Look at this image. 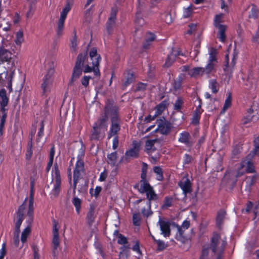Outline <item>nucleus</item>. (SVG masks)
I'll return each instance as SVG.
<instances>
[{
  "label": "nucleus",
  "instance_id": "f257e3e1",
  "mask_svg": "<svg viewBox=\"0 0 259 259\" xmlns=\"http://www.w3.org/2000/svg\"><path fill=\"white\" fill-rule=\"evenodd\" d=\"M106 113L111 116V125L108 133V139L114 137L113 149L117 148L119 144L118 133L120 130V119L119 116L118 107L109 102L106 105Z\"/></svg>",
  "mask_w": 259,
  "mask_h": 259
},
{
  "label": "nucleus",
  "instance_id": "f03ea898",
  "mask_svg": "<svg viewBox=\"0 0 259 259\" xmlns=\"http://www.w3.org/2000/svg\"><path fill=\"white\" fill-rule=\"evenodd\" d=\"M252 157V154L250 153L246 159L242 161L236 174L232 171L226 172L222 180V183H226L228 185L234 184L236 182L237 178L242 176L245 171L248 173L254 172L255 170L253 163L249 160V158Z\"/></svg>",
  "mask_w": 259,
  "mask_h": 259
},
{
  "label": "nucleus",
  "instance_id": "7ed1b4c3",
  "mask_svg": "<svg viewBox=\"0 0 259 259\" xmlns=\"http://www.w3.org/2000/svg\"><path fill=\"white\" fill-rule=\"evenodd\" d=\"M148 165L143 162L142 167V172L141 175V181L139 191L141 193H146V196L151 200H157V195L155 193L152 187L146 181L147 171Z\"/></svg>",
  "mask_w": 259,
  "mask_h": 259
},
{
  "label": "nucleus",
  "instance_id": "20e7f679",
  "mask_svg": "<svg viewBox=\"0 0 259 259\" xmlns=\"http://www.w3.org/2000/svg\"><path fill=\"white\" fill-rule=\"evenodd\" d=\"M15 70V67H6L4 64L0 63V85L7 87L10 92L13 91L12 82Z\"/></svg>",
  "mask_w": 259,
  "mask_h": 259
},
{
  "label": "nucleus",
  "instance_id": "39448f33",
  "mask_svg": "<svg viewBox=\"0 0 259 259\" xmlns=\"http://www.w3.org/2000/svg\"><path fill=\"white\" fill-rule=\"evenodd\" d=\"M61 179L57 164L55 165L54 170L52 173V180L48 187L51 189V198H56L58 196L61 190Z\"/></svg>",
  "mask_w": 259,
  "mask_h": 259
},
{
  "label": "nucleus",
  "instance_id": "423d86ee",
  "mask_svg": "<svg viewBox=\"0 0 259 259\" xmlns=\"http://www.w3.org/2000/svg\"><path fill=\"white\" fill-rule=\"evenodd\" d=\"M90 57L92 60V66L87 64L82 71L84 73L94 72V75L98 77L100 76V72L99 70L100 62L101 60V56L97 53V50H93L90 52Z\"/></svg>",
  "mask_w": 259,
  "mask_h": 259
},
{
  "label": "nucleus",
  "instance_id": "0eeeda50",
  "mask_svg": "<svg viewBox=\"0 0 259 259\" xmlns=\"http://www.w3.org/2000/svg\"><path fill=\"white\" fill-rule=\"evenodd\" d=\"M227 244L226 238L214 233L211 238L210 248L214 254H222Z\"/></svg>",
  "mask_w": 259,
  "mask_h": 259
},
{
  "label": "nucleus",
  "instance_id": "6e6552de",
  "mask_svg": "<svg viewBox=\"0 0 259 259\" xmlns=\"http://www.w3.org/2000/svg\"><path fill=\"white\" fill-rule=\"evenodd\" d=\"M0 98L2 100L1 105L2 107V112L3 114L0 122V134L2 135L3 128L7 117L5 107L7 106L9 102V99L7 96L6 91L5 89H2L0 90Z\"/></svg>",
  "mask_w": 259,
  "mask_h": 259
},
{
  "label": "nucleus",
  "instance_id": "1a4fd4ad",
  "mask_svg": "<svg viewBox=\"0 0 259 259\" xmlns=\"http://www.w3.org/2000/svg\"><path fill=\"white\" fill-rule=\"evenodd\" d=\"M156 123L157 128L155 130V132L164 135H167L170 133L172 128L171 124L164 117H160L157 119Z\"/></svg>",
  "mask_w": 259,
  "mask_h": 259
},
{
  "label": "nucleus",
  "instance_id": "9d476101",
  "mask_svg": "<svg viewBox=\"0 0 259 259\" xmlns=\"http://www.w3.org/2000/svg\"><path fill=\"white\" fill-rule=\"evenodd\" d=\"M117 12L118 9L117 7L112 8L110 17L106 24V31L109 35H110L112 33L113 29L115 26Z\"/></svg>",
  "mask_w": 259,
  "mask_h": 259
},
{
  "label": "nucleus",
  "instance_id": "9b49d317",
  "mask_svg": "<svg viewBox=\"0 0 259 259\" xmlns=\"http://www.w3.org/2000/svg\"><path fill=\"white\" fill-rule=\"evenodd\" d=\"M15 55L9 50H0V61L3 63L7 62V64L10 65V67H15Z\"/></svg>",
  "mask_w": 259,
  "mask_h": 259
},
{
  "label": "nucleus",
  "instance_id": "f8f14e48",
  "mask_svg": "<svg viewBox=\"0 0 259 259\" xmlns=\"http://www.w3.org/2000/svg\"><path fill=\"white\" fill-rule=\"evenodd\" d=\"M168 105V103L166 101H163L159 104H158L155 108V113L153 116L149 115L146 117L145 121L148 122L151 120H154L156 117L161 115L162 113L164 111Z\"/></svg>",
  "mask_w": 259,
  "mask_h": 259
},
{
  "label": "nucleus",
  "instance_id": "ddd939ff",
  "mask_svg": "<svg viewBox=\"0 0 259 259\" xmlns=\"http://www.w3.org/2000/svg\"><path fill=\"white\" fill-rule=\"evenodd\" d=\"M227 53L225 55L226 58V64L225 65V68H224V70L225 71L227 72V73H231L232 71V70L235 65V59H236L238 53L236 51V50H233V52L232 53V56L233 57L232 58V61L231 65V67L229 66V56L230 54V52L229 50L227 51Z\"/></svg>",
  "mask_w": 259,
  "mask_h": 259
},
{
  "label": "nucleus",
  "instance_id": "4468645a",
  "mask_svg": "<svg viewBox=\"0 0 259 259\" xmlns=\"http://www.w3.org/2000/svg\"><path fill=\"white\" fill-rule=\"evenodd\" d=\"M96 205L94 204H90V208L87 214V220L88 224L91 227L95 222L97 216Z\"/></svg>",
  "mask_w": 259,
  "mask_h": 259
},
{
  "label": "nucleus",
  "instance_id": "2eb2a0df",
  "mask_svg": "<svg viewBox=\"0 0 259 259\" xmlns=\"http://www.w3.org/2000/svg\"><path fill=\"white\" fill-rule=\"evenodd\" d=\"M104 133L101 132V128L94 125L93 129L91 132L90 139L91 141H97L104 138Z\"/></svg>",
  "mask_w": 259,
  "mask_h": 259
},
{
  "label": "nucleus",
  "instance_id": "dca6fc26",
  "mask_svg": "<svg viewBox=\"0 0 259 259\" xmlns=\"http://www.w3.org/2000/svg\"><path fill=\"white\" fill-rule=\"evenodd\" d=\"M179 141L184 144L187 147H192L194 141L191 139V135L187 132H184L180 134Z\"/></svg>",
  "mask_w": 259,
  "mask_h": 259
},
{
  "label": "nucleus",
  "instance_id": "f3484780",
  "mask_svg": "<svg viewBox=\"0 0 259 259\" xmlns=\"http://www.w3.org/2000/svg\"><path fill=\"white\" fill-rule=\"evenodd\" d=\"M179 186L183 190V193L186 195L187 193H190L192 191L191 183L189 179L184 177L179 182Z\"/></svg>",
  "mask_w": 259,
  "mask_h": 259
},
{
  "label": "nucleus",
  "instance_id": "a211bd4d",
  "mask_svg": "<svg viewBox=\"0 0 259 259\" xmlns=\"http://www.w3.org/2000/svg\"><path fill=\"white\" fill-rule=\"evenodd\" d=\"M180 55L182 56L183 53L179 50H172L170 54L168 56L165 64L163 65L164 67H169L170 66L176 58Z\"/></svg>",
  "mask_w": 259,
  "mask_h": 259
},
{
  "label": "nucleus",
  "instance_id": "6ab92c4d",
  "mask_svg": "<svg viewBox=\"0 0 259 259\" xmlns=\"http://www.w3.org/2000/svg\"><path fill=\"white\" fill-rule=\"evenodd\" d=\"M158 224L160 226L161 233L163 234L165 237L169 236L170 233V223L160 218L158 221Z\"/></svg>",
  "mask_w": 259,
  "mask_h": 259
},
{
  "label": "nucleus",
  "instance_id": "aec40b11",
  "mask_svg": "<svg viewBox=\"0 0 259 259\" xmlns=\"http://www.w3.org/2000/svg\"><path fill=\"white\" fill-rule=\"evenodd\" d=\"M36 126H34L31 131L30 134V141L28 143V146L27 148V150L26 153V159L27 160H30L32 155V140L33 138L34 137V135L36 133Z\"/></svg>",
  "mask_w": 259,
  "mask_h": 259
},
{
  "label": "nucleus",
  "instance_id": "412c9836",
  "mask_svg": "<svg viewBox=\"0 0 259 259\" xmlns=\"http://www.w3.org/2000/svg\"><path fill=\"white\" fill-rule=\"evenodd\" d=\"M156 35L151 32H147L145 35V40L143 44L144 49H147L150 47L155 40Z\"/></svg>",
  "mask_w": 259,
  "mask_h": 259
},
{
  "label": "nucleus",
  "instance_id": "4be33fe9",
  "mask_svg": "<svg viewBox=\"0 0 259 259\" xmlns=\"http://www.w3.org/2000/svg\"><path fill=\"white\" fill-rule=\"evenodd\" d=\"M84 172V163L83 161L78 160L75 164V168L74 170L73 177L79 179L81 175Z\"/></svg>",
  "mask_w": 259,
  "mask_h": 259
},
{
  "label": "nucleus",
  "instance_id": "5701e85b",
  "mask_svg": "<svg viewBox=\"0 0 259 259\" xmlns=\"http://www.w3.org/2000/svg\"><path fill=\"white\" fill-rule=\"evenodd\" d=\"M82 71V67L75 65L72 76L69 83V84L72 85L74 82L81 75Z\"/></svg>",
  "mask_w": 259,
  "mask_h": 259
},
{
  "label": "nucleus",
  "instance_id": "b1692460",
  "mask_svg": "<svg viewBox=\"0 0 259 259\" xmlns=\"http://www.w3.org/2000/svg\"><path fill=\"white\" fill-rule=\"evenodd\" d=\"M104 114L105 115L101 117L100 119L98 120V121L95 123L94 125L98 127L102 128V127H107V121L108 119L110 118L111 119V116L108 114L106 113V107L104 109Z\"/></svg>",
  "mask_w": 259,
  "mask_h": 259
},
{
  "label": "nucleus",
  "instance_id": "393cba45",
  "mask_svg": "<svg viewBox=\"0 0 259 259\" xmlns=\"http://www.w3.org/2000/svg\"><path fill=\"white\" fill-rule=\"evenodd\" d=\"M88 54L87 51L80 53L76 59L75 65L82 67L85 60L88 59Z\"/></svg>",
  "mask_w": 259,
  "mask_h": 259
},
{
  "label": "nucleus",
  "instance_id": "a878e982",
  "mask_svg": "<svg viewBox=\"0 0 259 259\" xmlns=\"http://www.w3.org/2000/svg\"><path fill=\"white\" fill-rule=\"evenodd\" d=\"M147 198L148 200V202L146 203V205L142 209L141 213L144 217L148 218L153 213L151 209V201L152 200L149 199L147 197Z\"/></svg>",
  "mask_w": 259,
  "mask_h": 259
},
{
  "label": "nucleus",
  "instance_id": "bb28decb",
  "mask_svg": "<svg viewBox=\"0 0 259 259\" xmlns=\"http://www.w3.org/2000/svg\"><path fill=\"white\" fill-rule=\"evenodd\" d=\"M135 145L133 148L127 151L125 153V156L126 158H130L131 157H137L139 155V149L136 147V142H133Z\"/></svg>",
  "mask_w": 259,
  "mask_h": 259
},
{
  "label": "nucleus",
  "instance_id": "cd10ccee",
  "mask_svg": "<svg viewBox=\"0 0 259 259\" xmlns=\"http://www.w3.org/2000/svg\"><path fill=\"white\" fill-rule=\"evenodd\" d=\"M158 142L157 139L153 140H147L145 143V150L148 153H150L151 152L155 150L154 147V144L155 143Z\"/></svg>",
  "mask_w": 259,
  "mask_h": 259
},
{
  "label": "nucleus",
  "instance_id": "c85d7f7f",
  "mask_svg": "<svg viewBox=\"0 0 259 259\" xmlns=\"http://www.w3.org/2000/svg\"><path fill=\"white\" fill-rule=\"evenodd\" d=\"M226 211L224 210L221 209L218 212L216 218V223L219 228H221L222 227Z\"/></svg>",
  "mask_w": 259,
  "mask_h": 259
},
{
  "label": "nucleus",
  "instance_id": "c756f323",
  "mask_svg": "<svg viewBox=\"0 0 259 259\" xmlns=\"http://www.w3.org/2000/svg\"><path fill=\"white\" fill-rule=\"evenodd\" d=\"M219 29V38L221 41L224 42L226 39L225 31L226 30V26L224 25H218L215 27Z\"/></svg>",
  "mask_w": 259,
  "mask_h": 259
},
{
  "label": "nucleus",
  "instance_id": "7c9ffc66",
  "mask_svg": "<svg viewBox=\"0 0 259 259\" xmlns=\"http://www.w3.org/2000/svg\"><path fill=\"white\" fill-rule=\"evenodd\" d=\"M188 74L193 77L203 75L204 73L203 67H195L189 70Z\"/></svg>",
  "mask_w": 259,
  "mask_h": 259
},
{
  "label": "nucleus",
  "instance_id": "2f4dec72",
  "mask_svg": "<svg viewBox=\"0 0 259 259\" xmlns=\"http://www.w3.org/2000/svg\"><path fill=\"white\" fill-rule=\"evenodd\" d=\"M53 243V252L54 255L55 256L58 253V247L59 246L60 240L59 238V235H53V238L52 240Z\"/></svg>",
  "mask_w": 259,
  "mask_h": 259
},
{
  "label": "nucleus",
  "instance_id": "473e14b6",
  "mask_svg": "<svg viewBox=\"0 0 259 259\" xmlns=\"http://www.w3.org/2000/svg\"><path fill=\"white\" fill-rule=\"evenodd\" d=\"M117 152H114L110 154H108L107 156V162L108 164L114 166L116 163L117 161Z\"/></svg>",
  "mask_w": 259,
  "mask_h": 259
},
{
  "label": "nucleus",
  "instance_id": "72a5a7b5",
  "mask_svg": "<svg viewBox=\"0 0 259 259\" xmlns=\"http://www.w3.org/2000/svg\"><path fill=\"white\" fill-rule=\"evenodd\" d=\"M72 202L75 207L77 213H79L81 208V200L74 194L73 195V198Z\"/></svg>",
  "mask_w": 259,
  "mask_h": 259
},
{
  "label": "nucleus",
  "instance_id": "f704fd0d",
  "mask_svg": "<svg viewBox=\"0 0 259 259\" xmlns=\"http://www.w3.org/2000/svg\"><path fill=\"white\" fill-rule=\"evenodd\" d=\"M209 57L208 62L217 64L218 52L217 50H211L209 53Z\"/></svg>",
  "mask_w": 259,
  "mask_h": 259
},
{
  "label": "nucleus",
  "instance_id": "c9c22d12",
  "mask_svg": "<svg viewBox=\"0 0 259 259\" xmlns=\"http://www.w3.org/2000/svg\"><path fill=\"white\" fill-rule=\"evenodd\" d=\"M251 11L248 15V18L250 19H256L258 18V9L254 5H251Z\"/></svg>",
  "mask_w": 259,
  "mask_h": 259
},
{
  "label": "nucleus",
  "instance_id": "e433bc0d",
  "mask_svg": "<svg viewBox=\"0 0 259 259\" xmlns=\"http://www.w3.org/2000/svg\"><path fill=\"white\" fill-rule=\"evenodd\" d=\"M209 88L213 93L216 94L218 92L219 85L216 79H213L209 80Z\"/></svg>",
  "mask_w": 259,
  "mask_h": 259
},
{
  "label": "nucleus",
  "instance_id": "4c0bfd02",
  "mask_svg": "<svg viewBox=\"0 0 259 259\" xmlns=\"http://www.w3.org/2000/svg\"><path fill=\"white\" fill-rule=\"evenodd\" d=\"M33 201H29V208L27 212V215L29 218L28 222L30 224H31L33 221Z\"/></svg>",
  "mask_w": 259,
  "mask_h": 259
},
{
  "label": "nucleus",
  "instance_id": "58836bf2",
  "mask_svg": "<svg viewBox=\"0 0 259 259\" xmlns=\"http://www.w3.org/2000/svg\"><path fill=\"white\" fill-rule=\"evenodd\" d=\"M70 10V6L69 2H67L65 8L63 9V11L61 13L60 18L59 20L65 21L67 17V15Z\"/></svg>",
  "mask_w": 259,
  "mask_h": 259
},
{
  "label": "nucleus",
  "instance_id": "ea45409f",
  "mask_svg": "<svg viewBox=\"0 0 259 259\" xmlns=\"http://www.w3.org/2000/svg\"><path fill=\"white\" fill-rule=\"evenodd\" d=\"M52 83V79L49 78V77H45L44 79V82L41 84V88L43 90L44 93H46L48 90L50 85Z\"/></svg>",
  "mask_w": 259,
  "mask_h": 259
},
{
  "label": "nucleus",
  "instance_id": "a19ab883",
  "mask_svg": "<svg viewBox=\"0 0 259 259\" xmlns=\"http://www.w3.org/2000/svg\"><path fill=\"white\" fill-rule=\"evenodd\" d=\"M134 80V76L133 73H128L125 78L123 80V85L124 87H127Z\"/></svg>",
  "mask_w": 259,
  "mask_h": 259
},
{
  "label": "nucleus",
  "instance_id": "79ce46f5",
  "mask_svg": "<svg viewBox=\"0 0 259 259\" xmlns=\"http://www.w3.org/2000/svg\"><path fill=\"white\" fill-rule=\"evenodd\" d=\"M54 154H55V148L54 146H53L51 148V149L50 150V158H49L50 159H49V162L48 163L47 167L46 168V170L47 171H49L51 167L52 166Z\"/></svg>",
  "mask_w": 259,
  "mask_h": 259
},
{
  "label": "nucleus",
  "instance_id": "37998d69",
  "mask_svg": "<svg viewBox=\"0 0 259 259\" xmlns=\"http://www.w3.org/2000/svg\"><path fill=\"white\" fill-rule=\"evenodd\" d=\"M178 233L176 235V238L177 240H180L182 242H184L185 237L184 235L185 230L180 226L177 227Z\"/></svg>",
  "mask_w": 259,
  "mask_h": 259
},
{
  "label": "nucleus",
  "instance_id": "c03bdc74",
  "mask_svg": "<svg viewBox=\"0 0 259 259\" xmlns=\"http://www.w3.org/2000/svg\"><path fill=\"white\" fill-rule=\"evenodd\" d=\"M30 232L31 229L30 226H27L22 232L21 240L23 243L26 241L27 238L30 233Z\"/></svg>",
  "mask_w": 259,
  "mask_h": 259
},
{
  "label": "nucleus",
  "instance_id": "a18cd8bd",
  "mask_svg": "<svg viewBox=\"0 0 259 259\" xmlns=\"http://www.w3.org/2000/svg\"><path fill=\"white\" fill-rule=\"evenodd\" d=\"M216 64L208 62L205 67L203 68L205 74H209L214 70V67Z\"/></svg>",
  "mask_w": 259,
  "mask_h": 259
},
{
  "label": "nucleus",
  "instance_id": "49530a36",
  "mask_svg": "<svg viewBox=\"0 0 259 259\" xmlns=\"http://www.w3.org/2000/svg\"><path fill=\"white\" fill-rule=\"evenodd\" d=\"M133 224L135 226H140L141 224V216L140 213V212H136L134 213L133 217Z\"/></svg>",
  "mask_w": 259,
  "mask_h": 259
},
{
  "label": "nucleus",
  "instance_id": "de8ad7c7",
  "mask_svg": "<svg viewBox=\"0 0 259 259\" xmlns=\"http://www.w3.org/2000/svg\"><path fill=\"white\" fill-rule=\"evenodd\" d=\"M65 21L59 20L57 23V34L58 36H60L62 34L63 31L64 29V24Z\"/></svg>",
  "mask_w": 259,
  "mask_h": 259
},
{
  "label": "nucleus",
  "instance_id": "09e8293b",
  "mask_svg": "<svg viewBox=\"0 0 259 259\" xmlns=\"http://www.w3.org/2000/svg\"><path fill=\"white\" fill-rule=\"evenodd\" d=\"M193 5H191L188 8L184 9L183 12V17L185 18L190 17L193 13Z\"/></svg>",
  "mask_w": 259,
  "mask_h": 259
},
{
  "label": "nucleus",
  "instance_id": "8fccbe9b",
  "mask_svg": "<svg viewBox=\"0 0 259 259\" xmlns=\"http://www.w3.org/2000/svg\"><path fill=\"white\" fill-rule=\"evenodd\" d=\"M228 97L225 100V104L223 107V110L225 111L231 105L232 96L230 92L228 93Z\"/></svg>",
  "mask_w": 259,
  "mask_h": 259
},
{
  "label": "nucleus",
  "instance_id": "3c124183",
  "mask_svg": "<svg viewBox=\"0 0 259 259\" xmlns=\"http://www.w3.org/2000/svg\"><path fill=\"white\" fill-rule=\"evenodd\" d=\"M44 121H41L40 122V126L39 131H38L37 135V137L36 140L37 143L39 142L40 138L42 137V136L44 135Z\"/></svg>",
  "mask_w": 259,
  "mask_h": 259
},
{
  "label": "nucleus",
  "instance_id": "603ef678",
  "mask_svg": "<svg viewBox=\"0 0 259 259\" xmlns=\"http://www.w3.org/2000/svg\"><path fill=\"white\" fill-rule=\"evenodd\" d=\"M23 40V33L21 31H18L16 34L15 42L17 45H20Z\"/></svg>",
  "mask_w": 259,
  "mask_h": 259
},
{
  "label": "nucleus",
  "instance_id": "864d4df0",
  "mask_svg": "<svg viewBox=\"0 0 259 259\" xmlns=\"http://www.w3.org/2000/svg\"><path fill=\"white\" fill-rule=\"evenodd\" d=\"M55 65L53 63H52V64L50 66L49 68L48 69V72L45 77H49V78L51 79L52 75H53L55 71Z\"/></svg>",
  "mask_w": 259,
  "mask_h": 259
},
{
  "label": "nucleus",
  "instance_id": "5fc2aeb1",
  "mask_svg": "<svg viewBox=\"0 0 259 259\" xmlns=\"http://www.w3.org/2000/svg\"><path fill=\"white\" fill-rule=\"evenodd\" d=\"M256 179V177L255 176L246 177V178L244 180V182L248 184V185L250 187L254 184Z\"/></svg>",
  "mask_w": 259,
  "mask_h": 259
},
{
  "label": "nucleus",
  "instance_id": "6e6d98bb",
  "mask_svg": "<svg viewBox=\"0 0 259 259\" xmlns=\"http://www.w3.org/2000/svg\"><path fill=\"white\" fill-rule=\"evenodd\" d=\"M155 242L157 245V249L158 250H162L167 247V245L162 241L155 239Z\"/></svg>",
  "mask_w": 259,
  "mask_h": 259
},
{
  "label": "nucleus",
  "instance_id": "4d7b16f0",
  "mask_svg": "<svg viewBox=\"0 0 259 259\" xmlns=\"http://www.w3.org/2000/svg\"><path fill=\"white\" fill-rule=\"evenodd\" d=\"M154 172L158 175V180H161L163 178L162 169L159 166H155L153 168Z\"/></svg>",
  "mask_w": 259,
  "mask_h": 259
},
{
  "label": "nucleus",
  "instance_id": "13d9d810",
  "mask_svg": "<svg viewBox=\"0 0 259 259\" xmlns=\"http://www.w3.org/2000/svg\"><path fill=\"white\" fill-rule=\"evenodd\" d=\"M200 110L198 108H197L195 111L193 117V122L195 124H197L198 123L199 116H200Z\"/></svg>",
  "mask_w": 259,
  "mask_h": 259
},
{
  "label": "nucleus",
  "instance_id": "bf43d9fd",
  "mask_svg": "<svg viewBox=\"0 0 259 259\" xmlns=\"http://www.w3.org/2000/svg\"><path fill=\"white\" fill-rule=\"evenodd\" d=\"M27 199L26 198L24 202H23V203L19 207L18 212H17V215L20 214V215H21L22 217H23L24 211L26 208V202Z\"/></svg>",
  "mask_w": 259,
  "mask_h": 259
},
{
  "label": "nucleus",
  "instance_id": "052dcab7",
  "mask_svg": "<svg viewBox=\"0 0 259 259\" xmlns=\"http://www.w3.org/2000/svg\"><path fill=\"white\" fill-rule=\"evenodd\" d=\"M183 103V100L181 98H178L174 104V109L177 110H180L181 109Z\"/></svg>",
  "mask_w": 259,
  "mask_h": 259
},
{
  "label": "nucleus",
  "instance_id": "680f3d73",
  "mask_svg": "<svg viewBox=\"0 0 259 259\" xmlns=\"http://www.w3.org/2000/svg\"><path fill=\"white\" fill-rule=\"evenodd\" d=\"M147 84L139 82L136 86V91H144L146 89Z\"/></svg>",
  "mask_w": 259,
  "mask_h": 259
},
{
  "label": "nucleus",
  "instance_id": "e2e57ef3",
  "mask_svg": "<svg viewBox=\"0 0 259 259\" xmlns=\"http://www.w3.org/2000/svg\"><path fill=\"white\" fill-rule=\"evenodd\" d=\"M73 33H74V36L71 40V47L72 48H75L77 46V36H76V32L75 30H74Z\"/></svg>",
  "mask_w": 259,
  "mask_h": 259
},
{
  "label": "nucleus",
  "instance_id": "0e129e2a",
  "mask_svg": "<svg viewBox=\"0 0 259 259\" xmlns=\"http://www.w3.org/2000/svg\"><path fill=\"white\" fill-rule=\"evenodd\" d=\"M222 17L223 14L217 15L215 16L214 20V25L215 27H217L218 25H221L220 23L222 22Z\"/></svg>",
  "mask_w": 259,
  "mask_h": 259
},
{
  "label": "nucleus",
  "instance_id": "69168bd1",
  "mask_svg": "<svg viewBox=\"0 0 259 259\" xmlns=\"http://www.w3.org/2000/svg\"><path fill=\"white\" fill-rule=\"evenodd\" d=\"M172 199L166 197L164 200L163 208H168L171 206Z\"/></svg>",
  "mask_w": 259,
  "mask_h": 259
},
{
  "label": "nucleus",
  "instance_id": "338daca9",
  "mask_svg": "<svg viewBox=\"0 0 259 259\" xmlns=\"http://www.w3.org/2000/svg\"><path fill=\"white\" fill-rule=\"evenodd\" d=\"M91 78V77L89 76H84L81 80L82 85L84 87H87L89 84V80Z\"/></svg>",
  "mask_w": 259,
  "mask_h": 259
},
{
  "label": "nucleus",
  "instance_id": "774afa93",
  "mask_svg": "<svg viewBox=\"0 0 259 259\" xmlns=\"http://www.w3.org/2000/svg\"><path fill=\"white\" fill-rule=\"evenodd\" d=\"M117 242L120 244H125L127 243V239L122 234H118Z\"/></svg>",
  "mask_w": 259,
  "mask_h": 259
}]
</instances>
